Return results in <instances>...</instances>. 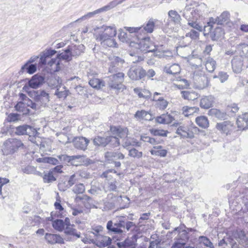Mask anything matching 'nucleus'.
<instances>
[{"label": "nucleus", "instance_id": "nucleus-1", "mask_svg": "<svg viewBox=\"0 0 248 248\" xmlns=\"http://www.w3.org/2000/svg\"><path fill=\"white\" fill-rule=\"evenodd\" d=\"M116 33V29L114 26L104 25L94 26V38L104 47H118V45L114 39Z\"/></svg>", "mask_w": 248, "mask_h": 248}, {"label": "nucleus", "instance_id": "nucleus-2", "mask_svg": "<svg viewBox=\"0 0 248 248\" xmlns=\"http://www.w3.org/2000/svg\"><path fill=\"white\" fill-rule=\"evenodd\" d=\"M128 219L133 220L132 217L126 218L125 217H120L118 220L114 224L112 221L109 220L107 224V229L108 232L114 234H122L125 232L123 229H125L127 231L130 230L135 232L139 231V227L133 222L129 221Z\"/></svg>", "mask_w": 248, "mask_h": 248}, {"label": "nucleus", "instance_id": "nucleus-3", "mask_svg": "<svg viewBox=\"0 0 248 248\" xmlns=\"http://www.w3.org/2000/svg\"><path fill=\"white\" fill-rule=\"evenodd\" d=\"M72 55L68 46L62 53L57 55L56 58L52 59L48 62V66L51 72H56L61 69V60L69 62L72 60Z\"/></svg>", "mask_w": 248, "mask_h": 248}, {"label": "nucleus", "instance_id": "nucleus-4", "mask_svg": "<svg viewBox=\"0 0 248 248\" xmlns=\"http://www.w3.org/2000/svg\"><path fill=\"white\" fill-rule=\"evenodd\" d=\"M3 145L2 152L4 155H12L24 146L21 140L16 138L8 139L4 142Z\"/></svg>", "mask_w": 248, "mask_h": 248}, {"label": "nucleus", "instance_id": "nucleus-5", "mask_svg": "<svg viewBox=\"0 0 248 248\" xmlns=\"http://www.w3.org/2000/svg\"><path fill=\"white\" fill-rule=\"evenodd\" d=\"M15 133L18 136L28 135L29 140L32 143H35L36 137L39 135L35 128L28 124H23L16 127Z\"/></svg>", "mask_w": 248, "mask_h": 248}, {"label": "nucleus", "instance_id": "nucleus-6", "mask_svg": "<svg viewBox=\"0 0 248 248\" xmlns=\"http://www.w3.org/2000/svg\"><path fill=\"white\" fill-rule=\"evenodd\" d=\"M174 231H176L178 232L177 239L179 241L185 242V244L189 241L192 243H194V241L195 240V238L193 239L192 237L190 238L189 236V233L190 232L194 233L197 232L196 230L191 228H186V225L183 224L179 227L175 228Z\"/></svg>", "mask_w": 248, "mask_h": 248}, {"label": "nucleus", "instance_id": "nucleus-7", "mask_svg": "<svg viewBox=\"0 0 248 248\" xmlns=\"http://www.w3.org/2000/svg\"><path fill=\"white\" fill-rule=\"evenodd\" d=\"M124 74L122 72H119L109 77L108 85L110 89L117 91H123L125 86L123 84L124 80Z\"/></svg>", "mask_w": 248, "mask_h": 248}, {"label": "nucleus", "instance_id": "nucleus-8", "mask_svg": "<svg viewBox=\"0 0 248 248\" xmlns=\"http://www.w3.org/2000/svg\"><path fill=\"white\" fill-rule=\"evenodd\" d=\"M34 101L37 102L40 107H46L50 101L49 94L44 90H39L32 93Z\"/></svg>", "mask_w": 248, "mask_h": 248}, {"label": "nucleus", "instance_id": "nucleus-9", "mask_svg": "<svg viewBox=\"0 0 248 248\" xmlns=\"http://www.w3.org/2000/svg\"><path fill=\"white\" fill-rule=\"evenodd\" d=\"M138 38L140 40L139 48L142 53L154 52L155 53L158 50L156 46L152 44L149 37L145 36L142 38L138 37Z\"/></svg>", "mask_w": 248, "mask_h": 248}, {"label": "nucleus", "instance_id": "nucleus-10", "mask_svg": "<svg viewBox=\"0 0 248 248\" xmlns=\"http://www.w3.org/2000/svg\"><path fill=\"white\" fill-rule=\"evenodd\" d=\"M198 132H199V129L197 127L194 126L189 128L187 126L182 125L177 128L176 133L179 135L181 138L192 139L194 138V134Z\"/></svg>", "mask_w": 248, "mask_h": 248}, {"label": "nucleus", "instance_id": "nucleus-11", "mask_svg": "<svg viewBox=\"0 0 248 248\" xmlns=\"http://www.w3.org/2000/svg\"><path fill=\"white\" fill-rule=\"evenodd\" d=\"M128 76L133 80L141 79L146 76V71L140 66H133L128 72Z\"/></svg>", "mask_w": 248, "mask_h": 248}, {"label": "nucleus", "instance_id": "nucleus-12", "mask_svg": "<svg viewBox=\"0 0 248 248\" xmlns=\"http://www.w3.org/2000/svg\"><path fill=\"white\" fill-rule=\"evenodd\" d=\"M216 128L222 133L228 135H231L235 131V126L231 122L226 121L222 123H217Z\"/></svg>", "mask_w": 248, "mask_h": 248}, {"label": "nucleus", "instance_id": "nucleus-13", "mask_svg": "<svg viewBox=\"0 0 248 248\" xmlns=\"http://www.w3.org/2000/svg\"><path fill=\"white\" fill-rule=\"evenodd\" d=\"M110 131L113 135H116L121 139L124 138L125 139L129 135L128 129L126 127L120 125H111Z\"/></svg>", "mask_w": 248, "mask_h": 248}, {"label": "nucleus", "instance_id": "nucleus-14", "mask_svg": "<svg viewBox=\"0 0 248 248\" xmlns=\"http://www.w3.org/2000/svg\"><path fill=\"white\" fill-rule=\"evenodd\" d=\"M94 238V245L99 248H105L111 244V239L107 236L102 234H98Z\"/></svg>", "mask_w": 248, "mask_h": 248}, {"label": "nucleus", "instance_id": "nucleus-15", "mask_svg": "<svg viewBox=\"0 0 248 248\" xmlns=\"http://www.w3.org/2000/svg\"><path fill=\"white\" fill-rule=\"evenodd\" d=\"M233 71L236 74L240 73L242 70L243 66L245 67V62L242 56H236L231 62Z\"/></svg>", "mask_w": 248, "mask_h": 248}, {"label": "nucleus", "instance_id": "nucleus-16", "mask_svg": "<svg viewBox=\"0 0 248 248\" xmlns=\"http://www.w3.org/2000/svg\"><path fill=\"white\" fill-rule=\"evenodd\" d=\"M46 82L51 89H57L58 87H61L62 80L59 76L56 74H51L47 77Z\"/></svg>", "mask_w": 248, "mask_h": 248}, {"label": "nucleus", "instance_id": "nucleus-17", "mask_svg": "<svg viewBox=\"0 0 248 248\" xmlns=\"http://www.w3.org/2000/svg\"><path fill=\"white\" fill-rule=\"evenodd\" d=\"M45 238L48 243L51 245L64 244V239L58 234L46 233Z\"/></svg>", "mask_w": 248, "mask_h": 248}, {"label": "nucleus", "instance_id": "nucleus-18", "mask_svg": "<svg viewBox=\"0 0 248 248\" xmlns=\"http://www.w3.org/2000/svg\"><path fill=\"white\" fill-rule=\"evenodd\" d=\"M45 82L43 76L36 74L32 76L28 82L29 86L33 89H36Z\"/></svg>", "mask_w": 248, "mask_h": 248}, {"label": "nucleus", "instance_id": "nucleus-19", "mask_svg": "<svg viewBox=\"0 0 248 248\" xmlns=\"http://www.w3.org/2000/svg\"><path fill=\"white\" fill-rule=\"evenodd\" d=\"M73 142L76 148L85 150L89 142V140L84 137H79L75 138Z\"/></svg>", "mask_w": 248, "mask_h": 248}, {"label": "nucleus", "instance_id": "nucleus-20", "mask_svg": "<svg viewBox=\"0 0 248 248\" xmlns=\"http://www.w3.org/2000/svg\"><path fill=\"white\" fill-rule=\"evenodd\" d=\"M209 116L214 117L219 120H224L228 118V114L227 112L217 108H211L208 112Z\"/></svg>", "mask_w": 248, "mask_h": 248}, {"label": "nucleus", "instance_id": "nucleus-21", "mask_svg": "<svg viewBox=\"0 0 248 248\" xmlns=\"http://www.w3.org/2000/svg\"><path fill=\"white\" fill-rule=\"evenodd\" d=\"M105 157L109 162L124 159V155L119 152H107L105 154Z\"/></svg>", "mask_w": 248, "mask_h": 248}, {"label": "nucleus", "instance_id": "nucleus-22", "mask_svg": "<svg viewBox=\"0 0 248 248\" xmlns=\"http://www.w3.org/2000/svg\"><path fill=\"white\" fill-rule=\"evenodd\" d=\"M236 124L238 128L241 130L248 129V114L245 113L239 116L237 119Z\"/></svg>", "mask_w": 248, "mask_h": 248}, {"label": "nucleus", "instance_id": "nucleus-23", "mask_svg": "<svg viewBox=\"0 0 248 248\" xmlns=\"http://www.w3.org/2000/svg\"><path fill=\"white\" fill-rule=\"evenodd\" d=\"M224 34V30L221 27H217L209 33L208 38H210L212 41H217L221 38Z\"/></svg>", "mask_w": 248, "mask_h": 248}, {"label": "nucleus", "instance_id": "nucleus-24", "mask_svg": "<svg viewBox=\"0 0 248 248\" xmlns=\"http://www.w3.org/2000/svg\"><path fill=\"white\" fill-rule=\"evenodd\" d=\"M215 98L212 95L204 96L201 99L200 107L204 109H208L213 106Z\"/></svg>", "mask_w": 248, "mask_h": 248}, {"label": "nucleus", "instance_id": "nucleus-25", "mask_svg": "<svg viewBox=\"0 0 248 248\" xmlns=\"http://www.w3.org/2000/svg\"><path fill=\"white\" fill-rule=\"evenodd\" d=\"M58 158L59 159L61 163H70V164H74V162H73L74 159L75 158H81L84 157L83 155H72L69 156L66 155H62L58 156Z\"/></svg>", "mask_w": 248, "mask_h": 248}, {"label": "nucleus", "instance_id": "nucleus-26", "mask_svg": "<svg viewBox=\"0 0 248 248\" xmlns=\"http://www.w3.org/2000/svg\"><path fill=\"white\" fill-rule=\"evenodd\" d=\"M152 100L155 102V106L156 108L159 110H164L168 106L169 102L164 99L163 97H159L158 98L154 97L152 99Z\"/></svg>", "mask_w": 248, "mask_h": 248}, {"label": "nucleus", "instance_id": "nucleus-27", "mask_svg": "<svg viewBox=\"0 0 248 248\" xmlns=\"http://www.w3.org/2000/svg\"><path fill=\"white\" fill-rule=\"evenodd\" d=\"M189 13L191 14L193 17H196L197 18L198 16H199V10L194 9V8L189 7L188 6H186L185 7L183 10L182 16L186 19H188L190 18V16L188 15Z\"/></svg>", "mask_w": 248, "mask_h": 248}, {"label": "nucleus", "instance_id": "nucleus-28", "mask_svg": "<svg viewBox=\"0 0 248 248\" xmlns=\"http://www.w3.org/2000/svg\"><path fill=\"white\" fill-rule=\"evenodd\" d=\"M68 48L72 57H74L79 56L83 52L84 46L83 45H71L69 46Z\"/></svg>", "mask_w": 248, "mask_h": 248}, {"label": "nucleus", "instance_id": "nucleus-29", "mask_svg": "<svg viewBox=\"0 0 248 248\" xmlns=\"http://www.w3.org/2000/svg\"><path fill=\"white\" fill-rule=\"evenodd\" d=\"M141 145V142L138 141L136 139L128 136L124 139V142L123 143V146L126 149L130 148V146L140 147Z\"/></svg>", "mask_w": 248, "mask_h": 248}, {"label": "nucleus", "instance_id": "nucleus-30", "mask_svg": "<svg viewBox=\"0 0 248 248\" xmlns=\"http://www.w3.org/2000/svg\"><path fill=\"white\" fill-rule=\"evenodd\" d=\"M36 70L37 67L36 64L26 62L21 67L19 73L22 74L24 72H26L30 74H32L36 71Z\"/></svg>", "mask_w": 248, "mask_h": 248}, {"label": "nucleus", "instance_id": "nucleus-31", "mask_svg": "<svg viewBox=\"0 0 248 248\" xmlns=\"http://www.w3.org/2000/svg\"><path fill=\"white\" fill-rule=\"evenodd\" d=\"M75 201L77 202H81L84 203L85 207L87 209H90L92 207V205L91 204L92 198L86 195L77 196L75 198Z\"/></svg>", "mask_w": 248, "mask_h": 248}, {"label": "nucleus", "instance_id": "nucleus-32", "mask_svg": "<svg viewBox=\"0 0 248 248\" xmlns=\"http://www.w3.org/2000/svg\"><path fill=\"white\" fill-rule=\"evenodd\" d=\"M155 20L153 18L150 19L143 26L141 27H142V30L140 31L141 32H153L155 26Z\"/></svg>", "mask_w": 248, "mask_h": 248}, {"label": "nucleus", "instance_id": "nucleus-33", "mask_svg": "<svg viewBox=\"0 0 248 248\" xmlns=\"http://www.w3.org/2000/svg\"><path fill=\"white\" fill-rule=\"evenodd\" d=\"M169 18L170 21L173 23L174 25L180 23L181 18L178 13L175 10H170L168 12Z\"/></svg>", "mask_w": 248, "mask_h": 248}, {"label": "nucleus", "instance_id": "nucleus-34", "mask_svg": "<svg viewBox=\"0 0 248 248\" xmlns=\"http://www.w3.org/2000/svg\"><path fill=\"white\" fill-rule=\"evenodd\" d=\"M124 60L119 57H115L113 61L110 64L108 71L110 73H113L117 71V66L119 63H123Z\"/></svg>", "mask_w": 248, "mask_h": 248}, {"label": "nucleus", "instance_id": "nucleus-35", "mask_svg": "<svg viewBox=\"0 0 248 248\" xmlns=\"http://www.w3.org/2000/svg\"><path fill=\"white\" fill-rule=\"evenodd\" d=\"M61 87H58L55 91L54 95L57 96V98L59 99H64L68 95L69 93V90H67L65 86H63L62 89L60 90Z\"/></svg>", "mask_w": 248, "mask_h": 248}, {"label": "nucleus", "instance_id": "nucleus-36", "mask_svg": "<svg viewBox=\"0 0 248 248\" xmlns=\"http://www.w3.org/2000/svg\"><path fill=\"white\" fill-rule=\"evenodd\" d=\"M196 123L200 126L203 128H206L209 126V121L207 118L204 116H201L196 118Z\"/></svg>", "mask_w": 248, "mask_h": 248}, {"label": "nucleus", "instance_id": "nucleus-37", "mask_svg": "<svg viewBox=\"0 0 248 248\" xmlns=\"http://www.w3.org/2000/svg\"><path fill=\"white\" fill-rule=\"evenodd\" d=\"M74 225H72L69 226H66L64 229V233L67 235L75 236L78 238L80 237V232H78L76 229L73 228Z\"/></svg>", "mask_w": 248, "mask_h": 248}, {"label": "nucleus", "instance_id": "nucleus-38", "mask_svg": "<svg viewBox=\"0 0 248 248\" xmlns=\"http://www.w3.org/2000/svg\"><path fill=\"white\" fill-rule=\"evenodd\" d=\"M206 69L210 73L214 71L216 67V62L212 58L208 57L205 63Z\"/></svg>", "mask_w": 248, "mask_h": 248}, {"label": "nucleus", "instance_id": "nucleus-39", "mask_svg": "<svg viewBox=\"0 0 248 248\" xmlns=\"http://www.w3.org/2000/svg\"><path fill=\"white\" fill-rule=\"evenodd\" d=\"M119 31L118 37L121 42L124 43L125 42L126 43H130L131 42L130 34H128L122 29L119 30Z\"/></svg>", "mask_w": 248, "mask_h": 248}, {"label": "nucleus", "instance_id": "nucleus-40", "mask_svg": "<svg viewBox=\"0 0 248 248\" xmlns=\"http://www.w3.org/2000/svg\"><path fill=\"white\" fill-rule=\"evenodd\" d=\"M120 144V140L118 138L113 136H108V145L109 147L115 148L119 146Z\"/></svg>", "mask_w": 248, "mask_h": 248}, {"label": "nucleus", "instance_id": "nucleus-41", "mask_svg": "<svg viewBox=\"0 0 248 248\" xmlns=\"http://www.w3.org/2000/svg\"><path fill=\"white\" fill-rule=\"evenodd\" d=\"M151 135L153 136H160L166 137L169 132L167 130L163 129H159L156 128H151L149 130Z\"/></svg>", "mask_w": 248, "mask_h": 248}, {"label": "nucleus", "instance_id": "nucleus-42", "mask_svg": "<svg viewBox=\"0 0 248 248\" xmlns=\"http://www.w3.org/2000/svg\"><path fill=\"white\" fill-rule=\"evenodd\" d=\"M94 145L104 147L108 145V136L102 137L97 136L94 138Z\"/></svg>", "mask_w": 248, "mask_h": 248}, {"label": "nucleus", "instance_id": "nucleus-43", "mask_svg": "<svg viewBox=\"0 0 248 248\" xmlns=\"http://www.w3.org/2000/svg\"><path fill=\"white\" fill-rule=\"evenodd\" d=\"M239 110L238 105L236 103H231L227 105L226 111L229 115H234Z\"/></svg>", "mask_w": 248, "mask_h": 248}, {"label": "nucleus", "instance_id": "nucleus-44", "mask_svg": "<svg viewBox=\"0 0 248 248\" xmlns=\"http://www.w3.org/2000/svg\"><path fill=\"white\" fill-rule=\"evenodd\" d=\"M165 71L167 74L175 75L180 73V68L178 64H174L168 68H166Z\"/></svg>", "mask_w": 248, "mask_h": 248}, {"label": "nucleus", "instance_id": "nucleus-45", "mask_svg": "<svg viewBox=\"0 0 248 248\" xmlns=\"http://www.w3.org/2000/svg\"><path fill=\"white\" fill-rule=\"evenodd\" d=\"M230 14L228 11L223 12L219 16H217L218 25H223L230 19Z\"/></svg>", "mask_w": 248, "mask_h": 248}, {"label": "nucleus", "instance_id": "nucleus-46", "mask_svg": "<svg viewBox=\"0 0 248 248\" xmlns=\"http://www.w3.org/2000/svg\"><path fill=\"white\" fill-rule=\"evenodd\" d=\"M52 224L53 227L59 232H62L64 229V223L62 219H56Z\"/></svg>", "mask_w": 248, "mask_h": 248}, {"label": "nucleus", "instance_id": "nucleus-47", "mask_svg": "<svg viewBox=\"0 0 248 248\" xmlns=\"http://www.w3.org/2000/svg\"><path fill=\"white\" fill-rule=\"evenodd\" d=\"M128 155L133 158H140L142 156V152H140L135 148H127Z\"/></svg>", "mask_w": 248, "mask_h": 248}, {"label": "nucleus", "instance_id": "nucleus-48", "mask_svg": "<svg viewBox=\"0 0 248 248\" xmlns=\"http://www.w3.org/2000/svg\"><path fill=\"white\" fill-rule=\"evenodd\" d=\"M182 97L184 99L188 100H194L197 98V94L194 92H191L188 91L181 92Z\"/></svg>", "mask_w": 248, "mask_h": 248}, {"label": "nucleus", "instance_id": "nucleus-49", "mask_svg": "<svg viewBox=\"0 0 248 248\" xmlns=\"http://www.w3.org/2000/svg\"><path fill=\"white\" fill-rule=\"evenodd\" d=\"M229 75L227 72L220 71L217 75L213 76V78H218L221 83H224L227 81L229 78Z\"/></svg>", "mask_w": 248, "mask_h": 248}, {"label": "nucleus", "instance_id": "nucleus-50", "mask_svg": "<svg viewBox=\"0 0 248 248\" xmlns=\"http://www.w3.org/2000/svg\"><path fill=\"white\" fill-rule=\"evenodd\" d=\"M198 241L199 243L202 244L204 246L209 247L212 248L213 247V245L212 243L211 242L210 239L207 238L206 236H201L199 237Z\"/></svg>", "mask_w": 248, "mask_h": 248}, {"label": "nucleus", "instance_id": "nucleus-51", "mask_svg": "<svg viewBox=\"0 0 248 248\" xmlns=\"http://www.w3.org/2000/svg\"><path fill=\"white\" fill-rule=\"evenodd\" d=\"M150 153L152 155L160 157H165L167 155L168 151L166 149L158 150H151Z\"/></svg>", "mask_w": 248, "mask_h": 248}, {"label": "nucleus", "instance_id": "nucleus-52", "mask_svg": "<svg viewBox=\"0 0 248 248\" xmlns=\"http://www.w3.org/2000/svg\"><path fill=\"white\" fill-rule=\"evenodd\" d=\"M43 181L44 183H51L56 180V178L53 175L52 172H49L47 173L44 174L43 176Z\"/></svg>", "mask_w": 248, "mask_h": 248}, {"label": "nucleus", "instance_id": "nucleus-53", "mask_svg": "<svg viewBox=\"0 0 248 248\" xmlns=\"http://www.w3.org/2000/svg\"><path fill=\"white\" fill-rule=\"evenodd\" d=\"M134 92L137 94L139 98H143L146 99H149L151 96V93L148 91L149 95H144L141 92V89L140 88H135L134 89Z\"/></svg>", "mask_w": 248, "mask_h": 248}, {"label": "nucleus", "instance_id": "nucleus-54", "mask_svg": "<svg viewBox=\"0 0 248 248\" xmlns=\"http://www.w3.org/2000/svg\"><path fill=\"white\" fill-rule=\"evenodd\" d=\"M132 245V241H130L128 238L125 239L123 242H119L116 243V245L119 248H127Z\"/></svg>", "mask_w": 248, "mask_h": 248}, {"label": "nucleus", "instance_id": "nucleus-55", "mask_svg": "<svg viewBox=\"0 0 248 248\" xmlns=\"http://www.w3.org/2000/svg\"><path fill=\"white\" fill-rule=\"evenodd\" d=\"M199 32L198 31L192 29L189 32L186 33V36L190 37L192 40H197L199 38Z\"/></svg>", "mask_w": 248, "mask_h": 248}, {"label": "nucleus", "instance_id": "nucleus-56", "mask_svg": "<svg viewBox=\"0 0 248 248\" xmlns=\"http://www.w3.org/2000/svg\"><path fill=\"white\" fill-rule=\"evenodd\" d=\"M84 191V186L81 183L75 185L73 188V191L76 194L83 193Z\"/></svg>", "mask_w": 248, "mask_h": 248}, {"label": "nucleus", "instance_id": "nucleus-57", "mask_svg": "<svg viewBox=\"0 0 248 248\" xmlns=\"http://www.w3.org/2000/svg\"><path fill=\"white\" fill-rule=\"evenodd\" d=\"M213 28V27L210 26L207 24L206 25H204L203 27H202V31L203 32V35L207 38H208L209 33L212 31Z\"/></svg>", "mask_w": 248, "mask_h": 248}, {"label": "nucleus", "instance_id": "nucleus-58", "mask_svg": "<svg viewBox=\"0 0 248 248\" xmlns=\"http://www.w3.org/2000/svg\"><path fill=\"white\" fill-rule=\"evenodd\" d=\"M126 29V31L129 32V34L130 33H135L136 35L138 37V34L141 33V30H142V27H124Z\"/></svg>", "mask_w": 248, "mask_h": 248}, {"label": "nucleus", "instance_id": "nucleus-59", "mask_svg": "<svg viewBox=\"0 0 248 248\" xmlns=\"http://www.w3.org/2000/svg\"><path fill=\"white\" fill-rule=\"evenodd\" d=\"M59 190L61 191H65L68 188L70 187L69 185L67 182V180L65 181H61L60 182L58 185Z\"/></svg>", "mask_w": 248, "mask_h": 248}, {"label": "nucleus", "instance_id": "nucleus-60", "mask_svg": "<svg viewBox=\"0 0 248 248\" xmlns=\"http://www.w3.org/2000/svg\"><path fill=\"white\" fill-rule=\"evenodd\" d=\"M188 25L199 31H202V26L197 22L188 20Z\"/></svg>", "mask_w": 248, "mask_h": 248}, {"label": "nucleus", "instance_id": "nucleus-61", "mask_svg": "<svg viewBox=\"0 0 248 248\" xmlns=\"http://www.w3.org/2000/svg\"><path fill=\"white\" fill-rule=\"evenodd\" d=\"M186 244L185 242H175L171 248H194V247L186 246Z\"/></svg>", "mask_w": 248, "mask_h": 248}, {"label": "nucleus", "instance_id": "nucleus-62", "mask_svg": "<svg viewBox=\"0 0 248 248\" xmlns=\"http://www.w3.org/2000/svg\"><path fill=\"white\" fill-rule=\"evenodd\" d=\"M197 110H199L198 108L189 107L188 106H185L183 107V110L184 112L186 113V115H190L193 112H196Z\"/></svg>", "mask_w": 248, "mask_h": 248}, {"label": "nucleus", "instance_id": "nucleus-63", "mask_svg": "<svg viewBox=\"0 0 248 248\" xmlns=\"http://www.w3.org/2000/svg\"><path fill=\"white\" fill-rule=\"evenodd\" d=\"M96 84L94 85V89L99 90L105 86V82L103 80L98 79L94 78V84Z\"/></svg>", "mask_w": 248, "mask_h": 248}, {"label": "nucleus", "instance_id": "nucleus-64", "mask_svg": "<svg viewBox=\"0 0 248 248\" xmlns=\"http://www.w3.org/2000/svg\"><path fill=\"white\" fill-rule=\"evenodd\" d=\"M148 114L149 112L144 110H138L135 114V117L143 119H144Z\"/></svg>", "mask_w": 248, "mask_h": 248}]
</instances>
